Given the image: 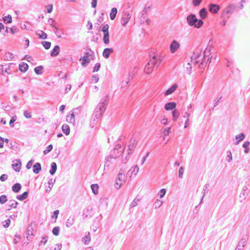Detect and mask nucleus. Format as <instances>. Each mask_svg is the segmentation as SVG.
I'll return each mask as SVG.
<instances>
[{
  "label": "nucleus",
  "mask_w": 250,
  "mask_h": 250,
  "mask_svg": "<svg viewBox=\"0 0 250 250\" xmlns=\"http://www.w3.org/2000/svg\"><path fill=\"white\" fill-rule=\"evenodd\" d=\"M187 22L190 26H193L196 28H200L203 24V21L198 19L194 14H190L186 18Z\"/></svg>",
  "instance_id": "nucleus-1"
},
{
  "label": "nucleus",
  "mask_w": 250,
  "mask_h": 250,
  "mask_svg": "<svg viewBox=\"0 0 250 250\" xmlns=\"http://www.w3.org/2000/svg\"><path fill=\"white\" fill-rule=\"evenodd\" d=\"M158 63L157 56L154 55L150 59L149 61L145 66L144 71L147 74L151 73L155 66Z\"/></svg>",
  "instance_id": "nucleus-2"
},
{
  "label": "nucleus",
  "mask_w": 250,
  "mask_h": 250,
  "mask_svg": "<svg viewBox=\"0 0 250 250\" xmlns=\"http://www.w3.org/2000/svg\"><path fill=\"white\" fill-rule=\"evenodd\" d=\"M199 59H196L195 61L193 62V63L194 64H199V67L200 69H204V67L206 66L209 60V58L208 59L207 61H206V57L205 53L203 52V53L200 52V54L199 55Z\"/></svg>",
  "instance_id": "nucleus-3"
},
{
  "label": "nucleus",
  "mask_w": 250,
  "mask_h": 250,
  "mask_svg": "<svg viewBox=\"0 0 250 250\" xmlns=\"http://www.w3.org/2000/svg\"><path fill=\"white\" fill-rule=\"evenodd\" d=\"M237 9V6L236 5L233 3H230L223 10L221 14V18L222 19H224L225 17L227 16L226 15L232 14Z\"/></svg>",
  "instance_id": "nucleus-4"
},
{
  "label": "nucleus",
  "mask_w": 250,
  "mask_h": 250,
  "mask_svg": "<svg viewBox=\"0 0 250 250\" xmlns=\"http://www.w3.org/2000/svg\"><path fill=\"white\" fill-rule=\"evenodd\" d=\"M109 25L107 24L104 25L102 27V31L103 32V42L105 44H108L109 42Z\"/></svg>",
  "instance_id": "nucleus-5"
},
{
  "label": "nucleus",
  "mask_w": 250,
  "mask_h": 250,
  "mask_svg": "<svg viewBox=\"0 0 250 250\" xmlns=\"http://www.w3.org/2000/svg\"><path fill=\"white\" fill-rule=\"evenodd\" d=\"M102 104H98L95 109L93 116H94V120L99 119L102 116L105 111V108L101 107Z\"/></svg>",
  "instance_id": "nucleus-6"
},
{
  "label": "nucleus",
  "mask_w": 250,
  "mask_h": 250,
  "mask_svg": "<svg viewBox=\"0 0 250 250\" xmlns=\"http://www.w3.org/2000/svg\"><path fill=\"white\" fill-rule=\"evenodd\" d=\"M90 53L86 52H84V55L80 58V61H82L81 64L83 67H86L90 63Z\"/></svg>",
  "instance_id": "nucleus-7"
},
{
  "label": "nucleus",
  "mask_w": 250,
  "mask_h": 250,
  "mask_svg": "<svg viewBox=\"0 0 250 250\" xmlns=\"http://www.w3.org/2000/svg\"><path fill=\"white\" fill-rule=\"evenodd\" d=\"M120 155V153H118L117 151H115L114 153H113L112 150L109 156L105 158L104 167H108L109 166V163L111 162L110 159L112 158L116 159V158L118 157Z\"/></svg>",
  "instance_id": "nucleus-8"
},
{
  "label": "nucleus",
  "mask_w": 250,
  "mask_h": 250,
  "mask_svg": "<svg viewBox=\"0 0 250 250\" xmlns=\"http://www.w3.org/2000/svg\"><path fill=\"white\" fill-rule=\"evenodd\" d=\"M220 9V6L217 4L211 3L208 5V10L213 14H217Z\"/></svg>",
  "instance_id": "nucleus-9"
},
{
  "label": "nucleus",
  "mask_w": 250,
  "mask_h": 250,
  "mask_svg": "<svg viewBox=\"0 0 250 250\" xmlns=\"http://www.w3.org/2000/svg\"><path fill=\"white\" fill-rule=\"evenodd\" d=\"M130 15L128 12H124L121 18V23L123 26H125L130 19Z\"/></svg>",
  "instance_id": "nucleus-10"
},
{
  "label": "nucleus",
  "mask_w": 250,
  "mask_h": 250,
  "mask_svg": "<svg viewBox=\"0 0 250 250\" xmlns=\"http://www.w3.org/2000/svg\"><path fill=\"white\" fill-rule=\"evenodd\" d=\"M80 108H81L80 106L73 109L72 110H71L70 111V112H71V113L70 114V116H69V115L66 116V120L67 122H68L69 123H74V122H75L74 112L75 111H77V110H78V111L79 112Z\"/></svg>",
  "instance_id": "nucleus-11"
},
{
  "label": "nucleus",
  "mask_w": 250,
  "mask_h": 250,
  "mask_svg": "<svg viewBox=\"0 0 250 250\" xmlns=\"http://www.w3.org/2000/svg\"><path fill=\"white\" fill-rule=\"evenodd\" d=\"M92 208L88 206L86 208H84L83 210V213L82 216L83 218H87L88 217H91L93 215V213L92 212Z\"/></svg>",
  "instance_id": "nucleus-12"
},
{
  "label": "nucleus",
  "mask_w": 250,
  "mask_h": 250,
  "mask_svg": "<svg viewBox=\"0 0 250 250\" xmlns=\"http://www.w3.org/2000/svg\"><path fill=\"white\" fill-rule=\"evenodd\" d=\"M179 43L175 40H173L170 45V50L172 53H174L179 48Z\"/></svg>",
  "instance_id": "nucleus-13"
},
{
  "label": "nucleus",
  "mask_w": 250,
  "mask_h": 250,
  "mask_svg": "<svg viewBox=\"0 0 250 250\" xmlns=\"http://www.w3.org/2000/svg\"><path fill=\"white\" fill-rule=\"evenodd\" d=\"M247 239V236L246 235L243 236L241 239L238 243V244L236 247V250H242V248L244 247L245 244L246 243V241Z\"/></svg>",
  "instance_id": "nucleus-14"
},
{
  "label": "nucleus",
  "mask_w": 250,
  "mask_h": 250,
  "mask_svg": "<svg viewBox=\"0 0 250 250\" xmlns=\"http://www.w3.org/2000/svg\"><path fill=\"white\" fill-rule=\"evenodd\" d=\"M21 161L19 160H16L15 162H13L12 165L13 168L16 171L19 172L21 170Z\"/></svg>",
  "instance_id": "nucleus-15"
},
{
  "label": "nucleus",
  "mask_w": 250,
  "mask_h": 250,
  "mask_svg": "<svg viewBox=\"0 0 250 250\" xmlns=\"http://www.w3.org/2000/svg\"><path fill=\"white\" fill-rule=\"evenodd\" d=\"M178 87V85L176 83H174L171 86H170L169 88H168L165 92V96H168L169 95L171 94L172 93H173Z\"/></svg>",
  "instance_id": "nucleus-16"
},
{
  "label": "nucleus",
  "mask_w": 250,
  "mask_h": 250,
  "mask_svg": "<svg viewBox=\"0 0 250 250\" xmlns=\"http://www.w3.org/2000/svg\"><path fill=\"white\" fill-rule=\"evenodd\" d=\"M176 106V104L175 102H168L165 104V109L166 110H174Z\"/></svg>",
  "instance_id": "nucleus-17"
},
{
  "label": "nucleus",
  "mask_w": 250,
  "mask_h": 250,
  "mask_svg": "<svg viewBox=\"0 0 250 250\" xmlns=\"http://www.w3.org/2000/svg\"><path fill=\"white\" fill-rule=\"evenodd\" d=\"M109 100V97L108 95H106L101 100V102L98 104H102L101 107H104L105 109L106 106L108 104Z\"/></svg>",
  "instance_id": "nucleus-18"
},
{
  "label": "nucleus",
  "mask_w": 250,
  "mask_h": 250,
  "mask_svg": "<svg viewBox=\"0 0 250 250\" xmlns=\"http://www.w3.org/2000/svg\"><path fill=\"white\" fill-rule=\"evenodd\" d=\"M113 52V49L112 48H106L103 52V56L105 59H108L111 53Z\"/></svg>",
  "instance_id": "nucleus-19"
},
{
  "label": "nucleus",
  "mask_w": 250,
  "mask_h": 250,
  "mask_svg": "<svg viewBox=\"0 0 250 250\" xmlns=\"http://www.w3.org/2000/svg\"><path fill=\"white\" fill-rule=\"evenodd\" d=\"M60 51V47L59 45H55L52 50L50 52V55L51 57H56L59 54Z\"/></svg>",
  "instance_id": "nucleus-20"
},
{
  "label": "nucleus",
  "mask_w": 250,
  "mask_h": 250,
  "mask_svg": "<svg viewBox=\"0 0 250 250\" xmlns=\"http://www.w3.org/2000/svg\"><path fill=\"white\" fill-rule=\"evenodd\" d=\"M41 164L39 162L36 163L33 166V171L35 174H38L41 171Z\"/></svg>",
  "instance_id": "nucleus-21"
},
{
  "label": "nucleus",
  "mask_w": 250,
  "mask_h": 250,
  "mask_svg": "<svg viewBox=\"0 0 250 250\" xmlns=\"http://www.w3.org/2000/svg\"><path fill=\"white\" fill-rule=\"evenodd\" d=\"M28 65L24 62H22L19 65V69L22 73L25 72L28 70Z\"/></svg>",
  "instance_id": "nucleus-22"
},
{
  "label": "nucleus",
  "mask_w": 250,
  "mask_h": 250,
  "mask_svg": "<svg viewBox=\"0 0 250 250\" xmlns=\"http://www.w3.org/2000/svg\"><path fill=\"white\" fill-rule=\"evenodd\" d=\"M245 134L244 133H241L239 135H236L235 136V139L236 140L235 144L236 145H238L240 142L243 141L245 138Z\"/></svg>",
  "instance_id": "nucleus-23"
},
{
  "label": "nucleus",
  "mask_w": 250,
  "mask_h": 250,
  "mask_svg": "<svg viewBox=\"0 0 250 250\" xmlns=\"http://www.w3.org/2000/svg\"><path fill=\"white\" fill-rule=\"evenodd\" d=\"M199 14L202 19H205L207 18L208 12L206 8H203L199 11Z\"/></svg>",
  "instance_id": "nucleus-24"
},
{
  "label": "nucleus",
  "mask_w": 250,
  "mask_h": 250,
  "mask_svg": "<svg viewBox=\"0 0 250 250\" xmlns=\"http://www.w3.org/2000/svg\"><path fill=\"white\" fill-rule=\"evenodd\" d=\"M21 185L19 183H17L13 185L12 187V191L15 193H18L21 190Z\"/></svg>",
  "instance_id": "nucleus-25"
},
{
  "label": "nucleus",
  "mask_w": 250,
  "mask_h": 250,
  "mask_svg": "<svg viewBox=\"0 0 250 250\" xmlns=\"http://www.w3.org/2000/svg\"><path fill=\"white\" fill-rule=\"evenodd\" d=\"M29 192L28 191H24L22 194L20 195H18L16 196V198L20 201H23L26 199L28 196Z\"/></svg>",
  "instance_id": "nucleus-26"
},
{
  "label": "nucleus",
  "mask_w": 250,
  "mask_h": 250,
  "mask_svg": "<svg viewBox=\"0 0 250 250\" xmlns=\"http://www.w3.org/2000/svg\"><path fill=\"white\" fill-rule=\"evenodd\" d=\"M57 169V166L55 162H52L51 164V168L49 170V173L51 175H53L56 172Z\"/></svg>",
  "instance_id": "nucleus-27"
},
{
  "label": "nucleus",
  "mask_w": 250,
  "mask_h": 250,
  "mask_svg": "<svg viewBox=\"0 0 250 250\" xmlns=\"http://www.w3.org/2000/svg\"><path fill=\"white\" fill-rule=\"evenodd\" d=\"M209 185L208 184H206L203 187V190H202V193L203 194V196H202V197L201 199V201L200 202V203L199 204V205H200V204H201L203 202V198L204 197V196H205L206 194L207 193V189L208 188H209Z\"/></svg>",
  "instance_id": "nucleus-28"
},
{
  "label": "nucleus",
  "mask_w": 250,
  "mask_h": 250,
  "mask_svg": "<svg viewBox=\"0 0 250 250\" xmlns=\"http://www.w3.org/2000/svg\"><path fill=\"white\" fill-rule=\"evenodd\" d=\"M62 129L63 133L66 135H68L70 133V127L68 125L64 124L62 127Z\"/></svg>",
  "instance_id": "nucleus-29"
},
{
  "label": "nucleus",
  "mask_w": 250,
  "mask_h": 250,
  "mask_svg": "<svg viewBox=\"0 0 250 250\" xmlns=\"http://www.w3.org/2000/svg\"><path fill=\"white\" fill-rule=\"evenodd\" d=\"M36 34L39 38L41 39L45 40L47 38V34L42 30H39L38 32L36 33Z\"/></svg>",
  "instance_id": "nucleus-30"
},
{
  "label": "nucleus",
  "mask_w": 250,
  "mask_h": 250,
  "mask_svg": "<svg viewBox=\"0 0 250 250\" xmlns=\"http://www.w3.org/2000/svg\"><path fill=\"white\" fill-rule=\"evenodd\" d=\"M134 75V73L133 71L129 73V75H128V81L125 82V84L124 83V82H122L123 83H122V86L123 88H124L125 87H127V85L128 83H129V81L133 79Z\"/></svg>",
  "instance_id": "nucleus-31"
},
{
  "label": "nucleus",
  "mask_w": 250,
  "mask_h": 250,
  "mask_svg": "<svg viewBox=\"0 0 250 250\" xmlns=\"http://www.w3.org/2000/svg\"><path fill=\"white\" fill-rule=\"evenodd\" d=\"M118 10L116 7H113L111 9L110 13V18L111 20L115 19L117 14Z\"/></svg>",
  "instance_id": "nucleus-32"
},
{
  "label": "nucleus",
  "mask_w": 250,
  "mask_h": 250,
  "mask_svg": "<svg viewBox=\"0 0 250 250\" xmlns=\"http://www.w3.org/2000/svg\"><path fill=\"white\" fill-rule=\"evenodd\" d=\"M201 51L199 50H196L195 51L192 56L191 57V62H193L195 61L196 59H199V55L200 54Z\"/></svg>",
  "instance_id": "nucleus-33"
},
{
  "label": "nucleus",
  "mask_w": 250,
  "mask_h": 250,
  "mask_svg": "<svg viewBox=\"0 0 250 250\" xmlns=\"http://www.w3.org/2000/svg\"><path fill=\"white\" fill-rule=\"evenodd\" d=\"M33 229L32 228V225H31V226L29 225L28 227L27 230H26V235H27L26 237L28 240L30 239L29 237L30 236L33 235Z\"/></svg>",
  "instance_id": "nucleus-34"
},
{
  "label": "nucleus",
  "mask_w": 250,
  "mask_h": 250,
  "mask_svg": "<svg viewBox=\"0 0 250 250\" xmlns=\"http://www.w3.org/2000/svg\"><path fill=\"white\" fill-rule=\"evenodd\" d=\"M18 202L14 200H11L9 201V208L7 209L8 210H10L12 208H16L18 205Z\"/></svg>",
  "instance_id": "nucleus-35"
},
{
  "label": "nucleus",
  "mask_w": 250,
  "mask_h": 250,
  "mask_svg": "<svg viewBox=\"0 0 250 250\" xmlns=\"http://www.w3.org/2000/svg\"><path fill=\"white\" fill-rule=\"evenodd\" d=\"M53 27L55 29L54 33L59 38H62L61 35L62 34V30L60 29L55 25H53Z\"/></svg>",
  "instance_id": "nucleus-36"
},
{
  "label": "nucleus",
  "mask_w": 250,
  "mask_h": 250,
  "mask_svg": "<svg viewBox=\"0 0 250 250\" xmlns=\"http://www.w3.org/2000/svg\"><path fill=\"white\" fill-rule=\"evenodd\" d=\"M43 67L42 65H40L34 68V71L37 75H41L43 73Z\"/></svg>",
  "instance_id": "nucleus-37"
},
{
  "label": "nucleus",
  "mask_w": 250,
  "mask_h": 250,
  "mask_svg": "<svg viewBox=\"0 0 250 250\" xmlns=\"http://www.w3.org/2000/svg\"><path fill=\"white\" fill-rule=\"evenodd\" d=\"M91 188L94 194L96 195L98 193L99 186L98 184H94L91 185Z\"/></svg>",
  "instance_id": "nucleus-38"
},
{
  "label": "nucleus",
  "mask_w": 250,
  "mask_h": 250,
  "mask_svg": "<svg viewBox=\"0 0 250 250\" xmlns=\"http://www.w3.org/2000/svg\"><path fill=\"white\" fill-rule=\"evenodd\" d=\"M91 240L90 238V232H88L87 234L84 237L83 239V242L85 244H88Z\"/></svg>",
  "instance_id": "nucleus-39"
},
{
  "label": "nucleus",
  "mask_w": 250,
  "mask_h": 250,
  "mask_svg": "<svg viewBox=\"0 0 250 250\" xmlns=\"http://www.w3.org/2000/svg\"><path fill=\"white\" fill-rule=\"evenodd\" d=\"M173 120L176 121L179 117L180 114L178 111L176 109L172 110V112Z\"/></svg>",
  "instance_id": "nucleus-40"
},
{
  "label": "nucleus",
  "mask_w": 250,
  "mask_h": 250,
  "mask_svg": "<svg viewBox=\"0 0 250 250\" xmlns=\"http://www.w3.org/2000/svg\"><path fill=\"white\" fill-rule=\"evenodd\" d=\"M74 218H71V217H69V218L66 221V226L67 228H69L74 224Z\"/></svg>",
  "instance_id": "nucleus-41"
},
{
  "label": "nucleus",
  "mask_w": 250,
  "mask_h": 250,
  "mask_svg": "<svg viewBox=\"0 0 250 250\" xmlns=\"http://www.w3.org/2000/svg\"><path fill=\"white\" fill-rule=\"evenodd\" d=\"M132 141H133L132 143L129 145H128V149L129 151H132L137 145V142L131 138L130 143H131Z\"/></svg>",
  "instance_id": "nucleus-42"
},
{
  "label": "nucleus",
  "mask_w": 250,
  "mask_h": 250,
  "mask_svg": "<svg viewBox=\"0 0 250 250\" xmlns=\"http://www.w3.org/2000/svg\"><path fill=\"white\" fill-rule=\"evenodd\" d=\"M3 21L5 23H10L12 21V16L10 15H8L3 18Z\"/></svg>",
  "instance_id": "nucleus-43"
},
{
  "label": "nucleus",
  "mask_w": 250,
  "mask_h": 250,
  "mask_svg": "<svg viewBox=\"0 0 250 250\" xmlns=\"http://www.w3.org/2000/svg\"><path fill=\"white\" fill-rule=\"evenodd\" d=\"M42 44L45 49H49L51 45V42L47 41H42Z\"/></svg>",
  "instance_id": "nucleus-44"
},
{
  "label": "nucleus",
  "mask_w": 250,
  "mask_h": 250,
  "mask_svg": "<svg viewBox=\"0 0 250 250\" xmlns=\"http://www.w3.org/2000/svg\"><path fill=\"white\" fill-rule=\"evenodd\" d=\"M7 197L6 195H2L0 196V204H4L7 201Z\"/></svg>",
  "instance_id": "nucleus-45"
},
{
  "label": "nucleus",
  "mask_w": 250,
  "mask_h": 250,
  "mask_svg": "<svg viewBox=\"0 0 250 250\" xmlns=\"http://www.w3.org/2000/svg\"><path fill=\"white\" fill-rule=\"evenodd\" d=\"M60 227H55L52 229V233L55 236H58L60 233Z\"/></svg>",
  "instance_id": "nucleus-46"
},
{
  "label": "nucleus",
  "mask_w": 250,
  "mask_h": 250,
  "mask_svg": "<svg viewBox=\"0 0 250 250\" xmlns=\"http://www.w3.org/2000/svg\"><path fill=\"white\" fill-rule=\"evenodd\" d=\"M53 149V145H49L46 147V149L43 151V153L44 155L47 154L50 152Z\"/></svg>",
  "instance_id": "nucleus-47"
},
{
  "label": "nucleus",
  "mask_w": 250,
  "mask_h": 250,
  "mask_svg": "<svg viewBox=\"0 0 250 250\" xmlns=\"http://www.w3.org/2000/svg\"><path fill=\"white\" fill-rule=\"evenodd\" d=\"M185 114H186V115H184V118H186V117H188V118L187 119V120H186V121L185 122V125H184V127L185 128H186L188 126V122L189 121L188 117L190 116V114L188 113V112H186Z\"/></svg>",
  "instance_id": "nucleus-48"
},
{
  "label": "nucleus",
  "mask_w": 250,
  "mask_h": 250,
  "mask_svg": "<svg viewBox=\"0 0 250 250\" xmlns=\"http://www.w3.org/2000/svg\"><path fill=\"white\" fill-rule=\"evenodd\" d=\"M15 64L13 63H9V65L8 66V67H6L4 70V72L7 73V74H11V72L9 71L10 70V68L12 67L13 66H15Z\"/></svg>",
  "instance_id": "nucleus-49"
},
{
  "label": "nucleus",
  "mask_w": 250,
  "mask_h": 250,
  "mask_svg": "<svg viewBox=\"0 0 250 250\" xmlns=\"http://www.w3.org/2000/svg\"><path fill=\"white\" fill-rule=\"evenodd\" d=\"M248 190V188L246 186H245L243 188L242 191L240 194V197L245 198V193L247 192Z\"/></svg>",
  "instance_id": "nucleus-50"
},
{
  "label": "nucleus",
  "mask_w": 250,
  "mask_h": 250,
  "mask_svg": "<svg viewBox=\"0 0 250 250\" xmlns=\"http://www.w3.org/2000/svg\"><path fill=\"white\" fill-rule=\"evenodd\" d=\"M122 150H121V146L119 144H118L115 147L113 150V153H114L115 151H117L118 153H120L122 152Z\"/></svg>",
  "instance_id": "nucleus-51"
},
{
  "label": "nucleus",
  "mask_w": 250,
  "mask_h": 250,
  "mask_svg": "<svg viewBox=\"0 0 250 250\" xmlns=\"http://www.w3.org/2000/svg\"><path fill=\"white\" fill-rule=\"evenodd\" d=\"M166 193V189L165 188L161 189L158 193V195H159L160 198H162L163 197H164Z\"/></svg>",
  "instance_id": "nucleus-52"
},
{
  "label": "nucleus",
  "mask_w": 250,
  "mask_h": 250,
  "mask_svg": "<svg viewBox=\"0 0 250 250\" xmlns=\"http://www.w3.org/2000/svg\"><path fill=\"white\" fill-rule=\"evenodd\" d=\"M227 156L226 157V160L228 162H230L232 159L231 153L230 151L228 150L227 151Z\"/></svg>",
  "instance_id": "nucleus-53"
},
{
  "label": "nucleus",
  "mask_w": 250,
  "mask_h": 250,
  "mask_svg": "<svg viewBox=\"0 0 250 250\" xmlns=\"http://www.w3.org/2000/svg\"><path fill=\"white\" fill-rule=\"evenodd\" d=\"M101 67V63L99 62L96 63L93 68V72H98Z\"/></svg>",
  "instance_id": "nucleus-54"
},
{
  "label": "nucleus",
  "mask_w": 250,
  "mask_h": 250,
  "mask_svg": "<svg viewBox=\"0 0 250 250\" xmlns=\"http://www.w3.org/2000/svg\"><path fill=\"white\" fill-rule=\"evenodd\" d=\"M17 120V116L15 115L13 116L10 120L9 125L11 127H14V123Z\"/></svg>",
  "instance_id": "nucleus-55"
},
{
  "label": "nucleus",
  "mask_w": 250,
  "mask_h": 250,
  "mask_svg": "<svg viewBox=\"0 0 250 250\" xmlns=\"http://www.w3.org/2000/svg\"><path fill=\"white\" fill-rule=\"evenodd\" d=\"M10 222L11 221L9 219L5 220L2 222L3 226L5 228H8L10 225Z\"/></svg>",
  "instance_id": "nucleus-56"
},
{
  "label": "nucleus",
  "mask_w": 250,
  "mask_h": 250,
  "mask_svg": "<svg viewBox=\"0 0 250 250\" xmlns=\"http://www.w3.org/2000/svg\"><path fill=\"white\" fill-rule=\"evenodd\" d=\"M184 171V168L183 167H181L179 170L178 176L180 178H182L183 177V173Z\"/></svg>",
  "instance_id": "nucleus-57"
},
{
  "label": "nucleus",
  "mask_w": 250,
  "mask_h": 250,
  "mask_svg": "<svg viewBox=\"0 0 250 250\" xmlns=\"http://www.w3.org/2000/svg\"><path fill=\"white\" fill-rule=\"evenodd\" d=\"M24 116L27 119H30L32 117L31 113L28 110H26L23 113Z\"/></svg>",
  "instance_id": "nucleus-58"
},
{
  "label": "nucleus",
  "mask_w": 250,
  "mask_h": 250,
  "mask_svg": "<svg viewBox=\"0 0 250 250\" xmlns=\"http://www.w3.org/2000/svg\"><path fill=\"white\" fill-rule=\"evenodd\" d=\"M34 161L32 159L30 160L27 163L26 165V167L27 169H29L31 168L32 165L34 163Z\"/></svg>",
  "instance_id": "nucleus-59"
},
{
  "label": "nucleus",
  "mask_w": 250,
  "mask_h": 250,
  "mask_svg": "<svg viewBox=\"0 0 250 250\" xmlns=\"http://www.w3.org/2000/svg\"><path fill=\"white\" fill-rule=\"evenodd\" d=\"M202 0H192V4L195 7L198 6L201 4Z\"/></svg>",
  "instance_id": "nucleus-60"
},
{
  "label": "nucleus",
  "mask_w": 250,
  "mask_h": 250,
  "mask_svg": "<svg viewBox=\"0 0 250 250\" xmlns=\"http://www.w3.org/2000/svg\"><path fill=\"white\" fill-rule=\"evenodd\" d=\"M124 177V174H123V172H120L118 175V177L117 179L119 180V181H120V182H122L123 180Z\"/></svg>",
  "instance_id": "nucleus-61"
},
{
  "label": "nucleus",
  "mask_w": 250,
  "mask_h": 250,
  "mask_svg": "<svg viewBox=\"0 0 250 250\" xmlns=\"http://www.w3.org/2000/svg\"><path fill=\"white\" fill-rule=\"evenodd\" d=\"M162 204V202L158 199H157L154 203L155 208H159Z\"/></svg>",
  "instance_id": "nucleus-62"
},
{
  "label": "nucleus",
  "mask_w": 250,
  "mask_h": 250,
  "mask_svg": "<svg viewBox=\"0 0 250 250\" xmlns=\"http://www.w3.org/2000/svg\"><path fill=\"white\" fill-rule=\"evenodd\" d=\"M122 185V183L120 182L117 179L116 181L115 184V187L117 189H119L121 186Z\"/></svg>",
  "instance_id": "nucleus-63"
},
{
  "label": "nucleus",
  "mask_w": 250,
  "mask_h": 250,
  "mask_svg": "<svg viewBox=\"0 0 250 250\" xmlns=\"http://www.w3.org/2000/svg\"><path fill=\"white\" fill-rule=\"evenodd\" d=\"M10 30L11 32L13 34L17 33L19 31V29L14 26H13L12 27H11V28H10Z\"/></svg>",
  "instance_id": "nucleus-64"
}]
</instances>
